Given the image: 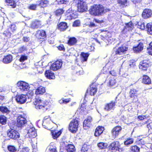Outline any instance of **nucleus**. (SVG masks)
I'll list each match as a JSON object with an SVG mask.
<instances>
[{
  "mask_svg": "<svg viewBox=\"0 0 152 152\" xmlns=\"http://www.w3.org/2000/svg\"><path fill=\"white\" fill-rule=\"evenodd\" d=\"M59 4H66L67 3L66 0H56Z\"/></svg>",
  "mask_w": 152,
  "mask_h": 152,
  "instance_id": "nucleus-54",
  "label": "nucleus"
},
{
  "mask_svg": "<svg viewBox=\"0 0 152 152\" xmlns=\"http://www.w3.org/2000/svg\"><path fill=\"white\" fill-rule=\"evenodd\" d=\"M27 123V120L22 115L18 116L17 118V126L19 127L24 126Z\"/></svg>",
  "mask_w": 152,
  "mask_h": 152,
  "instance_id": "nucleus-10",
  "label": "nucleus"
},
{
  "mask_svg": "<svg viewBox=\"0 0 152 152\" xmlns=\"http://www.w3.org/2000/svg\"><path fill=\"white\" fill-rule=\"evenodd\" d=\"M138 91V90L134 88H132L130 90L129 92L130 97L133 98V101L134 102H136L138 100L137 94Z\"/></svg>",
  "mask_w": 152,
  "mask_h": 152,
  "instance_id": "nucleus-11",
  "label": "nucleus"
},
{
  "mask_svg": "<svg viewBox=\"0 0 152 152\" xmlns=\"http://www.w3.org/2000/svg\"><path fill=\"white\" fill-rule=\"evenodd\" d=\"M126 26L125 28L128 30H131L134 27V25L131 22H129L128 23L126 24Z\"/></svg>",
  "mask_w": 152,
  "mask_h": 152,
  "instance_id": "nucleus-40",
  "label": "nucleus"
},
{
  "mask_svg": "<svg viewBox=\"0 0 152 152\" xmlns=\"http://www.w3.org/2000/svg\"><path fill=\"white\" fill-rule=\"evenodd\" d=\"M80 22L79 20H75L73 24V26L74 27L78 26L80 25Z\"/></svg>",
  "mask_w": 152,
  "mask_h": 152,
  "instance_id": "nucleus-52",
  "label": "nucleus"
},
{
  "mask_svg": "<svg viewBox=\"0 0 152 152\" xmlns=\"http://www.w3.org/2000/svg\"><path fill=\"white\" fill-rule=\"evenodd\" d=\"M51 122L50 119L48 118L47 119H45L43 121L42 126L44 128L48 129H49L50 123Z\"/></svg>",
  "mask_w": 152,
  "mask_h": 152,
  "instance_id": "nucleus-29",
  "label": "nucleus"
},
{
  "mask_svg": "<svg viewBox=\"0 0 152 152\" xmlns=\"http://www.w3.org/2000/svg\"><path fill=\"white\" fill-rule=\"evenodd\" d=\"M36 37L38 39H44L46 37V34L44 30H39L37 31L35 35Z\"/></svg>",
  "mask_w": 152,
  "mask_h": 152,
  "instance_id": "nucleus-20",
  "label": "nucleus"
},
{
  "mask_svg": "<svg viewBox=\"0 0 152 152\" xmlns=\"http://www.w3.org/2000/svg\"><path fill=\"white\" fill-rule=\"evenodd\" d=\"M62 65L61 60H57L53 63L50 67V70H46L45 73V76H54V73L51 71H56L60 69Z\"/></svg>",
  "mask_w": 152,
  "mask_h": 152,
  "instance_id": "nucleus-1",
  "label": "nucleus"
},
{
  "mask_svg": "<svg viewBox=\"0 0 152 152\" xmlns=\"http://www.w3.org/2000/svg\"><path fill=\"white\" fill-rule=\"evenodd\" d=\"M110 73L112 76H115L116 75V72L114 70H112L110 72Z\"/></svg>",
  "mask_w": 152,
  "mask_h": 152,
  "instance_id": "nucleus-64",
  "label": "nucleus"
},
{
  "mask_svg": "<svg viewBox=\"0 0 152 152\" xmlns=\"http://www.w3.org/2000/svg\"><path fill=\"white\" fill-rule=\"evenodd\" d=\"M142 82L146 84H149L151 83V80L149 77H143Z\"/></svg>",
  "mask_w": 152,
  "mask_h": 152,
  "instance_id": "nucleus-36",
  "label": "nucleus"
},
{
  "mask_svg": "<svg viewBox=\"0 0 152 152\" xmlns=\"http://www.w3.org/2000/svg\"><path fill=\"white\" fill-rule=\"evenodd\" d=\"M51 133L53 138L54 139H56L59 136L61 133V132L60 131H58L57 130H55L51 132Z\"/></svg>",
  "mask_w": 152,
  "mask_h": 152,
  "instance_id": "nucleus-30",
  "label": "nucleus"
},
{
  "mask_svg": "<svg viewBox=\"0 0 152 152\" xmlns=\"http://www.w3.org/2000/svg\"><path fill=\"white\" fill-rule=\"evenodd\" d=\"M73 2L77 4L78 11L80 12H84L87 10V4L83 0H73Z\"/></svg>",
  "mask_w": 152,
  "mask_h": 152,
  "instance_id": "nucleus-4",
  "label": "nucleus"
},
{
  "mask_svg": "<svg viewBox=\"0 0 152 152\" xmlns=\"http://www.w3.org/2000/svg\"><path fill=\"white\" fill-rule=\"evenodd\" d=\"M28 57L25 55H22L19 59V61L20 62H23L27 59Z\"/></svg>",
  "mask_w": 152,
  "mask_h": 152,
  "instance_id": "nucleus-48",
  "label": "nucleus"
},
{
  "mask_svg": "<svg viewBox=\"0 0 152 152\" xmlns=\"http://www.w3.org/2000/svg\"><path fill=\"white\" fill-rule=\"evenodd\" d=\"M128 47L126 46H122L117 49L115 53L116 55H121L124 53L125 52L127 51Z\"/></svg>",
  "mask_w": 152,
  "mask_h": 152,
  "instance_id": "nucleus-18",
  "label": "nucleus"
},
{
  "mask_svg": "<svg viewBox=\"0 0 152 152\" xmlns=\"http://www.w3.org/2000/svg\"><path fill=\"white\" fill-rule=\"evenodd\" d=\"M122 128L120 126H116L113 128L111 131L112 136L113 138H115L119 134Z\"/></svg>",
  "mask_w": 152,
  "mask_h": 152,
  "instance_id": "nucleus-14",
  "label": "nucleus"
},
{
  "mask_svg": "<svg viewBox=\"0 0 152 152\" xmlns=\"http://www.w3.org/2000/svg\"><path fill=\"white\" fill-rule=\"evenodd\" d=\"M89 146L86 144H84L82 147V151L83 152H87L89 148Z\"/></svg>",
  "mask_w": 152,
  "mask_h": 152,
  "instance_id": "nucleus-49",
  "label": "nucleus"
},
{
  "mask_svg": "<svg viewBox=\"0 0 152 152\" xmlns=\"http://www.w3.org/2000/svg\"><path fill=\"white\" fill-rule=\"evenodd\" d=\"M137 26L138 28L141 30H144L145 28V25L144 23H139Z\"/></svg>",
  "mask_w": 152,
  "mask_h": 152,
  "instance_id": "nucleus-47",
  "label": "nucleus"
},
{
  "mask_svg": "<svg viewBox=\"0 0 152 152\" xmlns=\"http://www.w3.org/2000/svg\"><path fill=\"white\" fill-rule=\"evenodd\" d=\"M4 34L5 36L8 37H10L11 36V33L9 31H5Z\"/></svg>",
  "mask_w": 152,
  "mask_h": 152,
  "instance_id": "nucleus-57",
  "label": "nucleus"
},
{
  "mask_svg": "<svg viewBox=\"0 0 152 152\" xmlns=\"http://www.w3.org/2000/svg\"><path fill=\"white\" fill-rule=\"evenodd\" d=\"M27 135L30 138H34L37 135L36 131L35 128L31 124L27 128Z\"/></svg>",
  "mask_w": 152,
  "mask_h": 152,
  "instance_id": "nucleus-5",
  "label": "nucleus"
},
{
  "mask_svg": "<svg viewBox=\"0 0 152 152\" xmlns=\"http://www.w3.org/2000/svg\"><path fill=\"white\" fill-rule=\"evenodd\" d=\"M45 92V89L42 86L38 87L35 91V94L36 95H42Z\"/></svg>",
  "mask_w": 152,
  "mask_h": 152,
  "instance_id": "nucleus-26",
  "label": "nucleus"
},
{
  "mask_svg": "<svg viewBox=\"0 0 152 152\" xmlns=\"http://www.w3.org/2000/svg\"><path fill=\"white\" fill-rule=\"evenodd\" d=\"M120 144L118 141H114L109 146V149L112 150H118L119 148Z\"/></svg>",
  "mask_w": 152,
  "mask_h": 152,
  "instance_id": "nucleus-19",
  "label": "nucleus"
},
{
  "mask_svg": "<svg viewBox=\"0 0 152 152\" xmlns=\"http://www.w3.org/2000/svg\"><path fill=\"white\" fill-rule=\"evenodd\" d=\"M29 149L28 148H22L19 152H28Z\"/></svg>",
  "mask_w": 152,
  "mask_h": 152,
  "instance_id": "nucleus-58",
  "label": "nucleus"
},
{
  "mask_svg": "<svg viewBox=\"0 0 152 152\" xmlns=\"http://www.w3.org/2000/svg\"><path fill=\"white\" fill-rule=\"evenodd\" d=\"M134 139L132 138L129 137L127 138L124 142V144L128 146L130 144H132L134 142Z\"/></svg>",
  "mask_w": 152,
  "mask_h": 152,
  "instance_id": "nucleus-32",
  "label": "nucleus"
},
{
  "mask_svg": "<svg viewBox=\"0 0 152 152\" xmlns=\"http://www.w3.org/2000/svg\"><path fill=\"white\" fill-rule=\"evenodd\" d=\"M0 111L3 113H9L10 110L6 107L2 106L0 107Z\"/></svg>",
  "mask_w": 152,
  "mask_h": 152,
  "instance_id": "nucleus-37",
  "label": "nucleus"
},
{
  "mask_svg": "<svg viewBox=\"0 0 152 152\" xmlns=\"http://www.w3.org/2000/svg\"><path fill=\"white\" fill-rule=\"evenodd\" d=\"M34 94V92L32 90H30L28 91L27 95L29 96V97L32 96H33Z\"/></svg>",
  "mask_w": 152,
  "mask_h": 152,
  "instance_id": "nucleus-59",
  "label": "nucleus"
},
{
  "mask_svg": "<svg viewBox=\"0 0 152 152\" xmlns=\"http://www.w3.org/2000/svg\"><path fill=\"white\" fill-rule=\"evenodd\" d=\"M58 48L60 50H63L64 49V46L63 45L59 46L58 47Z\"/></svg>",
  "mask_w": 152,
  "mask_h": 152,
  "instance_id": "nucleus-63",
  "label": "nucleus"
},
{
  "mask_svg": "<svg viewBox=\"0 0 152 152\" xmlns=\"http://www.w3.org/2000/svg\"><path fill=\"white\" fill-rule=\"evenodd\" d=\"M104 11L103 7L100 4H94L91 6L89 10L90 14L95 16L100 15Z\"/></svg>",
  "mask_w": 152,
  "mask_h": 152,
  "instance_id": "nucleus-2",
  "label": "nucleus"
},
{
  "mask_svg": "<svg viewBox=\"0 0 152 152\" xmlns=\"http://www.w3.org/2000/svg\"><path fill=\"white\" fill-rule=\"evenodd\" d=\"M116 82L115 79L113 77H110L109 79L108 85L110 86L113 87Z\"/></svg>",
  "mask_w": 152,
  "mask_h": 152,
  "instance_id": "nucleus-34",
  "label": "nucleus"
},
{
  "mask_svg": "<svg viewBox=\"0 0 152 152\" xmlns=\"http://www.w3.org/2000/svg\"><path fill=\"white\" fill-rule=\"evenodd\" d=\"M78 122L76 119L72 120L70 123L69 126V130L73 133H75L78 130Z\"/></svg>",
  "mask_w": 152,
  "mask_h": 152,
  "instance_id": "nucleus-6",
  "label": "nucleus"
},
{
  "mask_svg": "<svg viewBox=\"0 0 152 152\" xmlns=\"http://www.w3.org/2000/svg\"><path fill=\"white\" fill-rule=\"evenodd\" d=\"M29 9L32 10H35L37 8V5L35 4H31L29 7Z\"/></svg>",
  "mask_w": 152,
  "mask_h": 152,
  "instance_id": "nucleus-56",
  "label": "nucleus"
},
{
  "mask_svg": "<svg viewBox=\"0 0 152 152\" xmlns=\"http://www.w3.org/2000/svg\"><path fill=\"white\" fill-rule=\"evenodd\" d=\"M64 12V11L62 9H59L56 10V16H60Z\"/></svg>",
  "mask_w": 152,
  "mask_h": 152,
  "instance_id": "nucleus-46",
  "label": "nucleus"
},
{
  "mask_svg": "<svg viewBox=\"0 0 152 152\" xmlns=\"http://www.w3.org/2000/svg\"><path fill=\"white\" fill-rule=\"evenodd\" d=\"M131 152H139L140 148L136 145L131 146L130 148Z\"/></svg>",
  "mask_w": 152,
  "mask_h": 152,
  "instance_id": "nucleus-42",
  "label": "nucleus"
},
{
  "mask_svg": "<svg viewBox=\"0 0 152 152\" xmlns=\"http://www.w3.org/2000/svg\"><path fill=\"white\" fill-rule=\"evenodd\" d=\"M26 50L27 49L26 47L23 46L19 48L18 51L19 53H23V51H26Z\"/></svg>",
  "mask_w": 152,
  "mask_h": 152,
  "instance_id": "nucleus-50",
  "label": "nucleus"
},
{
  "mask_svg": "<svg viewBox=\"0 0 152 152\" xmlns=\"http://www.w3.org/2000/svg\"><path fill=\"white\" fill-rule=\"evenodd\" d=\"M149 66L148 61L146 60H144L140 62L139 67L140 69L143 70H146Z\"/></svg>",
  "mask_w": 152,
  "mask_h": 152,
  "instance_id": "nucleus-16",
  "label": "nucleus"
},
{
  "mask_svg": "<svg viewBox=\"0 0 152 152\" xmlns=\"http://www.w3.org/2000/svg\"><path fill=\"white\" fill-rule=\"evenodd\" d=\"M16 100L18 103L23 104L26 102V97L25 95L23 94L18 95L16 96Z\"/></svg>",
  "mask_w": 152,
  "mask_h": 152,
  "instance_id": "nucleus-12",
  "label": "nucleus"
},
{
  "mask_svg": "<svg viewBox=\"0 0 152 152\" xmlns=\"http://www.w3.org/2000/svg\"><path fill=\"white\" fill-rule=\"evenodd\" d=\"M86 109V105L84 104H81L80 108V110L81 111V112L82 113V112H83Z\"/></svg>",
  "mask_w": 152,
  "mask_h": 152,
  "instance_id": "nucleus-55",
  "label": "nucleus"
},
{
  "mask_svg": "<svg viewBox=\"0 0 152 152\" xmlns=\"http://www.w3.org/2000/svg\"><path fill=\"white\" fill-rule=\"evenodd\" d=\"M75 13V12L74 11H72V8L69 9L66 11L65 14L66 19L71 20L76 18L77 17V15Z\"/></svg>",
  "mask_w": 152,
  "mask_h": 152,
  "instance_id": "nucleus-8",
  "label": "nucleus"
},
{
  "mask_svg": "<svg viewBox=\"0 0 152 152\" xmlns=\"http://www.w3.org/2000/svg\"><path fill=\"white\" fill-rule=\"evenodd\" d=\"M152 15V11L150 9H144L142 13V16L145 19H146L151 17Z\"/></svg>",
  "mask_w": 152,
  "mask_h": 152,
  "instance_id": "nucleus-13",
  "label": "nucleus"
},
{
  "mask_svg": "<svg viewBox=\"0 0 152 152\" xmlns=\"http://www.w3.org/2000/svg\"><path fill=\"white\" fill-rule=\"evenodd\" d=\"M147 31L150 34H152V23H148L146 26Z\"/></svg>",
  "mask_w": 152,
  "mask_h": 152,
  "instance_id": "nucleus-39",
  "label": "nucleus"
},
{
  "mask_svg": "<svg viewBox=\"0 0 152 152\" xmlns=\"http://www.w3.org/2000/svg\"><path fill=\"white\" fill-rule=\"evenodd\" d=\"M7 136L11 138L17 139L19 138L20 134L18 132L13 129H10L7 132Z\"/></svg>",
  "mask_w": 152,
  "mask_h": 152,
  "instance_id": "nucleus-7",
  "label": "nucleus"
},
{
  "mask_svg": "<svg viewBox=\"0 0 152 152\" xmlns=\"http://www.w3.org/2000/svg\"><path fill=\"white\" fill-rule=\"evenodd\" d=\"M143 48V44L140 42L137 46L133 48V50L135 53H139L142 50Z\"/></svg>",
  "mask_w": 152,
  "mask_h": 152,
  "instance_id": "nucleus-22",
  "label": "nucleus"
},
{
  "mask_svg": "<svg viewBox=\"0 0 152 152\" xmlns=\"http://www.w3.org/2000/svg\"><path fill=\"white\" fill-rule=\"evenodd\" d=\"M35 108L37 109H42L44 110H47L46 106L50 104V102L48 101L41 100L39 98L36 99L34 102Z\"/></svg>",
  "mask_w": 152,
  "mask_h": 152,
  "instance_id": "nucleus-3",
  "label": "nucleus"
},
{
  "mask_svg": "<svg viewBox=\"0 0 152 152\" xmlns=\"http://www.w3.org/2000/svg\"><path fill=\"white\" fill-rule=\"evenodd\" d=\"M16 28L15 25V24L12 25L11 26V29L12 31H15L16 29Z\"/></svg>",
  "mask_w": 152,
  "mask_h": 152,
  "instance_id": "nucleus-60",
  "label": "nucleus"
},
{
  "mask_svg": "<svg viewBox=\"0 0 152 152\" xmlns=\"http://www.w3.org/2000/svg\"><path fill=\"white\" fill-rule=\"evenodd\" d=\"M98 146L100 149H103L106 148L107 145L106 143L101 142L98 143Z\"/></svg>",
  "mask_w": 152,
  "mask_h": 152,
  "instance_id": "nucleus-45",
  "label": "nucleus"
},
{
  "mask_svg": "<svg viewBox=\"0 0 152 152\" xmlns=\"http://www.w3.org/2000/svg\"><path fill=\"white\" fill-rule=\"evenodd\" d=\"M65 148L67 152H76V149L75 146L72 144H67L65 145Z\"/></svg>",
  "mask_w": 152,
  "mask_h": 152,
  "instance_id": "nucleus-21",
  "label": "nucleus"
},
{
  "mask_svg": "<svg viewBox=\"0 0 152 152\" xmlns=\"http://www.w3.org/2000/svg\"><path fill=\"white\" fill-rule=\"evenodd\" d=\"M89 94L91 96L94 95L97 91V88L96 85H91L89 89Z\"/></svg>",
  "mask_w": 152,
  "mask_h": 152,
  "instance_id": "nucleus-23",
  "label": "nucleus"
},
{
  "mask_svg": "<svg viewBox=\"0 0 152 152\" xmlns=\"http://www.w3.org/2000/svg\"><path fill=\"white\" fill-rule=\"evenodd\" d=\"M88 26L90 27H94L97 26L94 23L92 22H90Z\"/></svg>",
  "mask_w": 152,
  "mask_h": 152,
  "instance_id": "nucleus-61",
  "label": "nucleus"
},
{
  "mask_svg": "<svg viewBox=\"0 0 152 152\" xmlns=\"http://www.w3.org/2000/svg\"><path fill=\"white\" fill-rule=\"evenodd\" d=\"M77 42V40L74 37L70 38L68 41V44L70 45H75Z\"/></svg>",
  "mask_w": 152,
  "mask_h": 152,
  "instance_id": "nucleus-33",
  "label": "nucleus"
},
{
  "mask_svg": "<svg viewBox=\"0 0 152 152\" xmlns=\"http://www.w3.org/2000/svg\"><path fill=\"white\" fill-rule=\"evenodd\" d=\"M118 2L122 7L127 6L128 4L127 0H118Z\"/></svg>",
  "mask_w": 152,
  "mask_h": 152,
  "instance_id": "nucleus-35",
  "label": "nucleus"
},
{
  "mask_svg": "<svg viewBox=\"0 0 152 152\" xmlns=\"http://www.w3.org/2000/svg\"><path fill=\"white\" fill-rule=\"evenodd\" d=\"M7 149L10 152H16L17 151V148L13 145H9L8 146Z\"/></svg>",
  "mask_w": 152,
  "mask_h": 152,
  "instance_id": "nucleus-38",
  "label": "nucleus"
},
{
  "mask_svg": "<svg viewBox=\"0 0 152 152\" xmlns=\"http://www.w3.org/2000/svg\"><path fill=\"white\" fill-rule=\"evenodd\" d=\"M48 4V1L47 0L41 1L40 2L39 5L41 7H46Z\"/></svg>",
  "mask_w": 152,
  "mask_h": 152,
  "instance_id": "nucleus-43",
  "label": "nucleus"
},
{
  "mask_svg": "<svg viewBox=\"0 0 152 152\" xmlns=\"http://www.w3.org/2000/svg\"><path fill=\"white\" fill-rule=\"evenodd\" d=\"M92 121V118L88 116L84 121L83 124V127L84 129H86L91 125Z\"/></svg>",
  "mask_w": 152,
  "mask_h": 152,
  "instance_id": "nucleus-17",
  "label": "nucleus"
},
{
  "mask_svg": "<svg viewBox=\"0 0 152 152\" xmlns=\"http://www.w3.org/2000/svg\"><path fill=\"white\" fill-rule=\"evenodd\" d=\"M12 60V56L11 55H9L4 57L3 59V62L5 64H8L11 63Z\"/></svg>",
  "mask_w": 152,
  "mask_h": 152,
  "instance_id": "nucleus-24",
  "label": "nucleus"
},
{
  "mask_svg": "<svg viewBox=\"0 0 152 152\" xmlns=\"http://www.w3.org/2000/svg\"><path fill=\"white\" fill-rule=\"evenodd\" d=\"M48 148L49 150H51L53 149H56V147L55 146V144L52 142L50 143Z\"/></svg>",
  "mask_w": 152,
  "mask_h": 152,
  "instance_id": "nucleus-51",
  "label": "nucleus"
},
{
  "mask_svg": "<svg viewBox=\"0 0 152 152\" xmlns=\"http://www.w3.org/2000/svg\"><path fill=\"white\" fill-rule=\"evenodd\" d=\"M6 118L4 115L0 116V123L2 124H5L6 122Z\"/></svg>",
  "mask_w": 152,
  "mask_h": 152,
  "instance_id": "nucleus-44",
  "label": "nucleus"
},
{
  "mask_svg": "<svg viewBox=\"0 0 152 152\" xmlns=\"http://www.w3.org/2000/svg\"><path fill=\"white\" fill-rule=\"evenodd\" d=\"M145 118L146 116L145 115H140L138 117V119L140 120H142Z\"/></svg>",
  "mask_w": 152,
  "mask_h": 152,
  "instance_id": "nucleus-62",
  "label": "nucleus"
},
{
  "mask_svg": "<svg viewBox=\"0 0 152 152\" xmlns=\"http://www.w3.org/2000/svg\"><path fill=\"white\" fill-rule=\"evenodd\" d=\"M17 85L22 91H28L30 88L29 84L23 81H19L17 83Z\"/></svg>",
  "mask_w": 152,
  "mask_h": 152,
  "instance_id": "nucleus-9",
  "label": "nucleus"
},
{
  "mask_svg": "<svg viewBox=\"0 0 152 152\" xmlns=\"http://www.w3.org/2000/svg\"><path fill=\"white\" fill-rule=\"evenodd\" d=\"M150 48L148 49V53L150 55H152V41L149 44Z\"/></svg>",
  "mask_w": 152,
  "mask_h": 152,
  "instance_id": "nucleus-53",
  "label": "nucleus"
},
{
  "mask_svg": "<svg viewBox=\"0 0 152 152\" xmlns=\"http://www.w3.org/2000/svg\"><path fill=\"white\" fill-rule=\"evenodd\" d=\"M58 28L61 31H64L67 28L66 23L62 22L59 23L58 25Z\"/></svg>",
  "mask_w": 152,
  "mask_h": 152,
  "instance_id": "nucleus-27",
  "label": "nucleus"
},
{
  "mask_svg": "<svg viewBox=\"0 0 152 152\" xmlns=\"http://www.w3.org/2000/svg\"><path fill=\"white\" fill-rule=\"evenodd\" d=\"M115 102L114 101H111L110 103L107 104L104 108L105 110L109 111L111 110H114L115 105Z\"/></svg>",
  "mask_w": 152,
  "mask_h": 152,
  "instance_id": "nucleus-15",
  "label": "nucleus"
},
{
  "mask_svg": "<svg viewBox=\"0 0 152 152\" xmlns=\"http://www.w3.org/2000/svg\"><path fill=\"white\" fill-rule=\"evenodd\" d=\"M89 54L87 53H85L84 52L81 53L80 56L82 57V62L86 61H87Z\"/></svg>",
  "mask_w": 152,
  "mask_h": 152,
  "instance_id": "nucleus-31",
  "label": "nucleus"
},
{
  "mask_svg": "<svg viewBox=\"0 0 152 152\" xmlns=\"http://www.w3.org/2000/svg\"><path fill=\"white\" fill-rule=\"evenodd\" d=\"M104 130V127L102 126H99L96 128V129L94 135L95 136L97 137L102 133Z\"/></svg>",
  "mask_w": 152,
  "mask_h": 152,
  "instance_id": "nucleus-25",
  "label": "nucleus"
},
{
  "mask_svg": "<svg viewBox=\"0 0 152 152\" xmlns=\"http://www.w3.org/2000/svg\"><path fill=\"white\" fill-rule=\"evenodd\" d=\"M6 5L8 6L11 7L12 8L16 7V3L13 0H5V1Z\"/></svg>",
  "mask_w": 152,
  "mask_h": 152,
  "instance_id": "nucleus-28",
  "label": "nucleus"
},
{
  "mask_svg": "<svg viewBox=\"0 0 152 152\" xmlns=\"http://www.w3.org/2000/svg\"><path fill=\"white\" fill-rule=\"evenodd\" d=\"M40 26V22L38 21H35L32 22L31 25V27L34 28H37Z\"/></svg>",
  "mask_w": 152,
  "mask_h": 152,
  "instance_id": "nucleus-41",
  "label": "nucleus"
}]
</instances>
